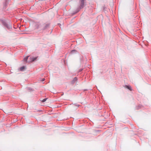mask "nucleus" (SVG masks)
I'll use <instances>...</instances> for the list:
<instances>
[{
  "label": "nucleus",
  "instance_id": "nucleus-10",
  "mask_svg": "<svg viewBox=\"0 0 151 151\" xmlns=\"http://www.w3.org/2000/svg\"><path fill=\"white\" fill-rule=\"evenodd\" d=\"M75 51H76L75 50H73L71 51V53H73V52Z\"/></svg>",
  "mask_w": 151,
  "mask_h": 151
},
{
  "label": "nucleus",
  "instance_id": "nucleus-6",
  "mask_svg": "<svg viewBox=\"0 0 151 151\" xmlns=\"http://www.w3.org/2000/svg\"><path fill=\"white\" fill-rule=\"evenodd\" d=\"M24 69H25V67H24V66H22L20 68V70L22 71H23V70Z\"/></svg>",
  "mask_w": 151,
  "mask_h": 151
},
{
  "label": "nucleus",
  "instance_id": "nucleus-12",
  "mask_svg": "<svg viewBox=\"0 0 151 151\" xmlns=\"http://www.w3.org/2000/svg\"><path fill=\"white\" fill-rule=\"evenodd\" d=\"M82 70V69H80L79 70V71H81Z\"/></svg>",
  "mask_w": 151,
  "mask_h": 151
},
{
  "label": "nucleus",
  "instance_id": "nucleus-8",
  "mask_svg": "<svg viewBox=\"0 0 151 151\" xmlns=\"http://www.w3.org/2000/svg\"><path fill=\"white\" fill-rule=\"evenodd\" d=\"M77 80V78H76V77H75V78H74V79H73V81H76Z\"/></svg>",
  "mask_w": 151,
  "mask_h": 151
},
{
  "label": "nucleus",
  "instance_id": "nucleus-3",
  "mask_svg": "<svg viewBox=\"0 0 151 151\" xmlns=\"http://www.w3.org/2000/svg\"><path fill=\"white\" fill-rule=\"evenodd\" d=\"M125 87L127 88V89H129L130 91H132V89L131 86L128 85H125Z\"/></svg>",
  "mask_w": 151,
  "mask_h": 151
},
{
  "label": "nucleus",
  "instance_id": "nucleus-1",
  "mask_svg": "<svg viewBox=\"0 0 151 151\" xmlns=\"http://www.w3.org/2000/svg\"><path fill=\"white\" fill-rule=\"evenodd\" d=\"M37 58V57H30V61H29V62H32L34 61Z\"/></svg>",
  "mask_w": 151,
  "mask_h": 151
},
{
  "label": "nucleus",
  "instance_id": "nucleus-5",
  "mask_svg": "<svg viewBox=\"0 0 151 151\" xmlns=\"http://www.w3.org/2000/svg\"><path fill=\"white\" fill-rule=\"evenodd\" d=\"M29 57V56H27L26 57L24 58L23 60L24 61H27Z\"/></svg>",
  "mask_w": 151,
  "mask_h": 151
},
{
  "label": "nucleus",
  "instance_id": "nucleus-4",
  "mask_svg": "<svg viewBox=\"0 0 151 151\" xmlns=\"http://www.w3.org/2000/svg\"><path fill=\"white\" fill-rule=\"evenodd\" d=\"M50 24H47L45 25V27L43 28V29L45 30L47 28H48Z\"/></svg>",
  "mask_w": 151,
  "mask_h": 151
},
{
  "label": "nucleus",
  "instance_id": "nucleus-2",
  "mask_svg": "<svg viewBox=\"0 0 151 151\" xmlns=\"http://www.w3.org/2000/svg\"><path fill=\"white\" fill-rule=\"evenodd\" d=\"M84 0H81V4L80 5L81 8H83L84 6Z\"/></svg>",
  "mask_w": 151,
  "mask_h": 151
},
{
  "label": "nucleus",
  "instance_id": "nucleus-7",
  "mask_svg": "<svg viewBox=\"0 0 151 151\" xmlns=\"http://www.w3.org/2000/svg\"><path fill=\"white\" fill-rule=\"evenodd\" d=\"M40 25V24L38 23L36 25V27L37 29H38L39 28V26Z\"/></svg>",
  "mask_w": 151,
  "mask_h": 151
},
{
  "label": "nucleus",
  "instance_id": "nucleus-11",
  "mask_svg": "<svg viewBox=\"0 0 151 151\" xmlns=\"http://www.w3.org/2000/svg\"><path fill=\"white\" fill-rule=\"evenodd\" d=\"M45 80V79L44 78L42 80V81H44Z\"/></svg>",
  "mask_w": 151,
  "mask_h": 151
},
{
  "label": "nucleus",
  "instance_id": "nucleus-9",
  "mask_svg": "<svg viewBox=\"0 0 151 151\" xmlns=\"http://www.w3.org/2000/svg\"><path fill=\"white\" fill-rule=\"evenodd\" d=\"M46 99H43L42 101V102H45V101H46Z\"/></svg>",
  "mask_w": 151,
  "mask_h": 151
}]
</instances>
